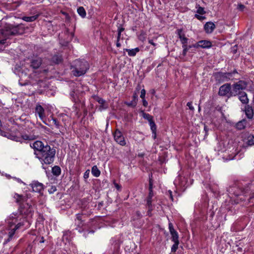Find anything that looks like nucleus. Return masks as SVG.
<instances>
[{
	"label": "nucleus",
	"instance_id": "1",
	"mask_svg": "<svg viewBox=\"0 0 254 254\" xmlns=\"http://www.w3.org/2000/svg\"><path fill=\"white\" fill-rule=\"evenodd\" d=\"M227 191L231 197H232L233 195L238 196L242 194L246 195L250 193L249 200L251 201V200L254 198V180L244 186L239 184H235L230 187Z\"/></svg>",
	"mask_w": 254,
	"mask_h": 254
},
{
	"label": "nucleus",
	"instance_id": "2",
	"mask_svg": "<svg viewBox=\"0 0 254 254\" xmlns=\"http://www.w3.org/2000/svg\"><path fill=\"white\" fill-rule=\"evenodd\" d=\"M34 154L42 164H50L54 162L56 150L54 148H51L50 145L46 144L42 151L35 152Z\"/></svg>",
	"mask_w": 254,
	"mask_h": 254
},
{
	"label": "nucleus",
	"instance_id": "3",
	"mask_svg": "<svg viewBox=\"0 0 254 254\" xmlns=\"http://www.w3.org/2000/svg\"><path fill=\"white\" fill-rule=\"evenodd\" d=\"M248 86V82L245 80H240L237 81V87H235L234 96H238L240 102L244 105L249 103V99L247 93L244 91Z\"/></svg>",
	"mask_w": 254,
	"mask_h": 254
},
{
	"label": "nucleus",
	"instance_id": "4",
	"mask_svg": "<svg viewBox=\"0 0 254 254\" xmlns=\"http://www.w3.org/2000/svg\"><path fill=\"white\" fill-rule=\"evenodd\" d=\"M72 66L74 68L72 70L73 74L76 76L84 74L89 68V64L84 60H76Z\"/></svg>",
	"mask_w": 254,
	"mask_h": 254
},
{
	"label": "nucleus",
	"instance_id": "5",
	"mask_svg": "<svg viewBox=\"0 0 254 254\" xmlns=\"http://www.w3.org/2000/svg\"><path fill=\"white\" fill-rule=\"evenodd\" d=\"M237 82L233 83L232 85L230 83H225L219 88L218 94L220 96L226 97L230 98L234 97V91L235 87H237Z\"/></svg>",
	"mask_w": 254,
	"mask_h": 254
},
{
	"label": "nucleus",
	"instance_id": "6",
	"mask_svg": "<svg viewBox=\"0 0 254 254\" xmlns=\"http://www.w3.org/2000/svg\"><path fill=\"white\" fill-rule=\"evenodd\" d=\"M114 137L115 141L122 146H125L126 144V141L122 132L118 129H117L114 133Z\"/></svg>",
	"mask_w": 254,
	"mask_h": 254
},
{
	"label": "nucleus",
	"instance_id": "7",
	"mask_svg": "<svg viewBox=\"0 0 254 254\" xmlns=\"http://www.w3.org/2000/svg\"><path fill=\"white\" fill-rule=\"evenodd\" d=\"M30 61V66L34 69L39 68L42 64V59L40 57L32 58Z\"/></svg>",
	"mask_w": 254,
	"mask_h": 254
},
{
	"label": "nucleus",
	"instance_id": "8",
	"mask_svg": "<svg viewBox=\"0 0 254 254\" xmlns=\"http://www.w3.org/2000/svg\"><path fill=\"white\" fill-rule=\"evenodd\" d=\"M30 146L31 148L34 149L35 152H40L44 149L45 146L44 143L39 140L34 141L33 143H31Z\"/></svg>",
	"mask_w": 254,
	"mask_h": 254
},
{
	"label": "nucleus",
	"instance_id": "9",
	"mask_svg": "<svg viewBox=\"0 0 254 254\" xmlns=\"http://www.w3.org/2000/svg\"><path fill=\"white\" fill-rule=\"evenodd\" d=\"M193 46L195 48L199 47L202 48H209L212 46V43L210 41L207 40H201L195 44H193Z\"/></svg>",
	"mask_w": 254,
	"mask_h": 254
},
{
	"label": "nucleus",
	"instance_id": "10",
	"mask_svg": "<svg viewBox=\"0 0 254 254\" xmlns=\"http://www.w3.org/2000/svg\"><path fill=\"white\" fill-rule=\"evenodd\" d=\"M169 229L171 235L172 241H179L178 233L174 229L173 225L172 223H169Z\"/></svg>",
	"mask_w": 254,
	"mask_h": 254
},
{
	"label": "nucleus",
	"instance_id": "11",
	"mask_svg": "<svg viewBox=\"0 0 254 254\" xmlns=\"http://www.w3.org/2000/svg\"><path fill=\"white\" fill-rule=\"evenodd\" d=\"M30 186L32 188L33 191L40 192L44 189L43 185L37 181L33 182Z\"/></svg>",
	"mask_w": 254,
	"mask_h": 254
},
{
	"label": "nucleus",
	"instance_id": "12",
	"mask_svg": "<svg viewBox=\"0 0 254 254\" xmlns=\"http://www.w3.org/2000/svg\"><path fill=\"white\" fill-rule=\"evenodd\" d=\"M19 209L21 214H24L25 215H28L33 211L32 206L28 203L25 204V206H24V208H23L22 206H20Z\"/></svg>",
	"mask_w": 254,
	"mask_h": 254
},
{
	"label": "nucleus",
	"instance_id": "13",
	"mask_svg": "<svg viewBox=\"0 0 254 254\" xmlns=\"http://www.w3.org/2000/svg\"><path fill=\"white\" fill-rule=\"evenodd\" d=\"M35 113L38 114L41 120H43L45 118V110L42 106L37 105L35 108Z\"/></svg>",
	"mask_w": 254,
	"mask_h": 254
},
{
	"label": "nucleus",
	"instance_id": "14",
	"mask_svg": "<svg viewBox=\"0 0 254 254\" xmlns=\"http://www.w3.org/2000/svg\"><path fill=\"white\" fill-rule=\"evenodd\" d=\"M245 112L247 117L249 119H252L254 117V110L252 106L247 104L245 107Z\"/></svg>",
	"mask_w": 254,
	"mask_h": 254
},
{
	"label": "nucleus",
	"instance_id": "15",
	"mask_svg": "<svg viewBox=\"0 0 254 254\" xmlns=\"http://www.w3.org/2000/svg\"><path fill=\"white\" fill-rule=\"evenodd\" d=\"M215 28V25L212 22H207L204 26V29L207 33H211Z\"/></svg>",
	"mask_w": 254,
	"mask_h": 254
},
{
	"label": "nucleus",
	"instance_id": "16",
	"mask_svg": "<svg viewBox=\"0 0 254 254\" xmlns=\"http://www.w3.org/2000/svg\"><path fill=\"white\" fill-rule=\"evenodd\" d=\"M37 135L35 134V131L33 130L32 131L29 133H25L21 135L23 139L26 140H32L36 138Z\"/></svg>",
	"mask_w": 254,
	"mask_h": 254
},
{
	"label": "nucleus",
	"instance_id": "17",
	"mask_svg": "<svg viewBox=\"0 0 254 254\" xmlns=\"http://www.w3.org/2000/svg\"><path fill=\"white\" fill-rule=\"evenodd\" d=\"M177 33L182 44L188 43L189 39L186 37L185 35L183 33V30L182 29H178L177 30Z\"/></svg>",
	"mask_w": 254,
	"mask_h": 254
},
{
	"label": "nucleus",
	"instance_id": "18",
	"mask_svg": "<svg viewBox=\"0 0 254 254\" xmlns=\"http://www.w3.org/2000/svg\"><path fill=\"white\" fill-rule=\"evenodd\" d=\"M4 34L7 35L8 36L9 35H15L16 34H20V32L19 31V26L13 27L12 28H10L9 30H7L5 31Z\"/></svg>",
	"mask_w": 254,
	"mask_h": 254
},
{
	"label": "nucleus",
	"instance_id": "19",
	"mask_svg": "<svg viewBox=\"0 0 254 254\" xmlns=\"http://www.w3.org/2000/svg\"><path fill=\"white\" fill-rule=\"evenodd\" d=\"M19 218V215L16 213H12L10 216H9V220H11V221H8V223L10 227L12 226V225H14L18 220V218Z\"/></svg>",
	"mask_w": 254,
	"mask_h": 254
},
{
	"label": "nucleus",
	"instance_id": "20",
	"mask_svg": "<svg viewBox=\"0 0 254 254\" xmlns=\"http://www.w3.org/2000/svg\"><path fill=\"white\" fill-rule=\"evenodd\" d=\"M96 100L100 104L99 107V110L102 111V110H105L108 108V105L106 104L105 101L104 99L99 97H97Z\"/></svg>",
	"mask_w": 254,
	"mask_h": 254
},
{
	"label": "nucleus",
	"instance_id": "21",
	"mask_svg": "<svg viewBox=\"0 0 254 254\" xmlns=\"http://www.w3.org/2000/svg\"><path fill=\"white\" fill-rule=\"evenodd\" d=\"M138 100V96L136 93H134L132 96V100L129 102H127L126 104L128 107H135L137 104Z\"/></svg>",
	"mask_w": 254,
	"mask_h": 254
},
{
	"label": "nucleus",
	"instance_id": "22",
	"mask_svg": "<svg viewBox=\"0 0 254 254\" xmlns=\"http://www.w3.org/2000/svg\"><path fill=\"white\" fill-rule=\"evenodd\" d=\"M247 124V121L245 119H243L239 122H238L235 127L236 128H237L239 130H242L244 129L246 125Z\"/></svg>",
	"mask_w": 254,
	"mask_h": 254
},
{
	"label": "nucleus",
	"instance_id": "23",
	"mask_svg": "<svg viewBox=\"0 0 254 254\" xmlns=\"http://www.w3.org/2000/svg\"><path fill=\"white\" fill-rule=\"evenodd\" d=\"M124 50L127 52L129 56L134 57L139 51V48H135L132 49H124Z\"/></svg>",
	"mask_w": 254,
	"mask_h": 254
},
{
	"label": "nucleus",
	"instance_id": "24",
	"mask_svg": "<svg viewBox=\"0 0 254 254\" xmlns=\"http://www.w3.org/2000/svg\"><path fill=\"white\" fill-rule=\"evenodd\" d=\"M63 61V58L60 55H55L52 58V61L53 63L56 64H59L61 63Z\"/></svg>",
	"mask_w": 254,
	"mask_h": 254
},
{
	"label": "nucleus",
	"instance_id": "25",
	"mask_svg": "<svg viewBox=\"0 0 254 254\" xmlns=\"http://www.w3.org/2000/svg\"><path fill=\"white\" fill-rule=\"evenodd\" d=\"M13 197L15 199V201L19 204L23 202L25 198L23 195L17 193H15Z\"/></svg>",
	"mask_w": 254,
	"mask_h": 254
},
{
	"label": "nucleus",
	"instance_id": "26",
	"mask_svg": "<svg viewBox=\"0 0 254 254\" xmlns=\"http://www.w3.org/2000/svg\"><path fill=\"white\" fill-rule=\"evenodd\" d=\"M91 173L94 177H98L100 176V171L98 169L97 166L95 165L92 167V168L91 169Z\"/></svg>",
	"mask_w": 254,
	"mask_h": 254
},
{
	"label": "nucleus",
	"instance_id": "27",
	"mask_svg": "<svg viewBox=\"0 0 254 254\" xmlns=\"http://www.w3.org/2000/svg\"><path fill=\"white\" fill-rule=\"evenodd\" d=\"M52 173L54 175L58 176L61 174V169L59 166H55L52 168Z\"/></svg>",
	"mask_w": 254,
	"mask_h": 254
},
{
	"label": "nucleus",
	"instance_id": "28",
	"mask_svg": "<svg viewBox=\"0 0 254 254\" xmlns=\"http://www.w3.org/2000/svg\"><path fill=\"white\" fill-rule=\"evenodd\" d=\"M78 14L82 17L84 18L86 15V12L83 7L80 6L77 8Z\"/></svg>",
	"mask_w": 254,
	"mask_h": 254
},
{
	"label": "nucleus",
	"instance_id": "29",
	"mask_svg": "<svg viewBox=\"0 0 254 254\" xmlns=\"http://www.w3.org/2000/svg\"><path fill=\"white\" fill-rule=\"evenodd\" d=\"M153 196V192L149 191L148 196L147 198V204L149 207V208L150 209L151 207L152 203V198Z\"/></svg>",
	"mask_w": 254,
	"mask_h": 254
},
{
	"label": "nucleus",
	"instance_id": "30",
	"mask_svg": "<svg viewBox=\"0 0 254 254\" xmlns=\"http://www.w3.org/2000/svg\"><path fill=\"white\" fill-rule=\"evenodd\" d=\"M142 116L143 118L147 120L149 123L153 121V117L149 114L142 112Z\"/></svg>",
	"mask_w": 254,
	"mask_h": 254
},
{
	"label": "nucleus",
	"instance_id": "31",
	"mask_svg": "<svg viewBox=\"0 0 254 254\" xmlns=\"http://www.w3.org/2000/svg\"><path fill=\"white\" fill-rule=\"evenodd\" d=\"M76 220L78 221L77 223V226L81 227L82 226V214L80 213L77 214L76 215Z\"/></svg>",
	"mask_w": 254,
	"mask_h": 254
},
{
	"label": "nucleus",
	"instance_id": "32",
	"mask_svg": "<svg viewBox=\"0 0 254 254\" xmlns=\"http://www.w3.org/2000/svg\"><path fill=\"white\" fill-rule=\"evenodd\" d=\"M36 18L37 16H25L23 18V19L27 22H32L36 20Z\"/></svg>",
	"mask_w": 254,
	"mask_h": 254
},
{
	"label": "nucleus",
	"instance_id": "33",
	"mask_svg": "<svg viewBox=\"0 0 254 254\" xmlns=\"http://www.w3.org/2000/svg\"><path fill=\"white\" fill-rule=\"evenodd\" d=\"M174 244L171 248L172 252H175L178 248V245L179 244V241H173Z\"/></svg>",
	"mask_w": 254,
	"mask_h": 254
},
{
	"label": "nucleus",
	"instance_id": "34",
	"mask_svg": "<svg viewBox=\"0 0 254 254\" xmlns=\"http://www.w3.org/2000/svg\"><path fill=\"white\" fill-rule=\"evenodd\" d=\"M247 144L250 146L254 145V135L250 136L248 138Z\"/></svg>",
	"mask_w": 254,
	"mask_h": 254
},
{
	"label": "nucleus",
	"instance_id": "35",
	"mask_svg": "<svg viewBox=\"0 0 254 254\" xmlns=\"http://www.w3.org/2000/svg\"><path fill=\"white\" fill-rule=\"evenodd\" d=\"M15 231H16V230L14 228L10 230V231L9 232V234H8V238L7 240L6 241V242H9V241H10V240H11L12 237L13 236V235L15 234Z\"/></svg>",
	"mask_w": 254,
	"mask_h": 254
},
{
	"label": "nucleus",
	"instance_id": "36",
	"mask_svg": "<svg viewBox=\"0 0 254 254\" xmlns=\"http://www.w3.org/2000/svg\"><path fill=\"white\" fill-rule=\"evenodd\" d=\"M149 124L152 132H154V131H156V126L154 121L153 120L152 121L150 122Z\"/></svg>",
	"mask_w": 254,
	"mask_h": 254
},
{
	"label": "nucleus",
	"instance_id": "37",
	"mask_svg": "<svg viewBox=\"0 0 254 254\" xmlns=\"http://www.w3.org/2000/svg\"><path fill=\"white\" fill-rule=\"evenodd\" d=\"M77 94V93L74 90L71 91L70 93L71 98L74 102H76Z\"/></svg>",
	"mask_w": 254,
	"mask_h": 254
},
{
	"label": "nucleus",
	"instance_id": "38",
	"mask_svg": "<svg viewBox=\"0 0 254 254\" xmlns=\"http://www.w3.org/2000/svg\"><path fill=\"white\" fill-rule=\"evenodd\" d=\"M138 39L142 42H144L146 39V34L143 31L141 32L138 36Z\"/></svg>",
	"mask_w": 254,
	"mask_h": 254
},
{
	"label": "nucleus",
	"instance_id": "39",
	"mask_svg": "<svg viewBox=\"0 0 254 254\" xmlns=\"http://www.w3.org/2000/svg\"><path fill=\"white\" fill-rule=\"evenodd\" d=\"M237 71L235 69L232 72H227L224 73V76L226 77H228L229 79H230V78L232 77V74L235 73H237Z\"/></svg>",
	"mask_w": 254,
	"mask_h": 254
},
{
	"label": "nucleus",
	"instance_id": "40",
	"mask_svg": "<svg viewBox=\"0 0 254 254\" xmlns=\"http://www.w3.org/2000/svg\"><path fill=\"white\" fill-rule=\"evenodd\" d=\"M52 121L53 122V123L54 124L55 126L57 128H60V127L61 126L60 124V123L57 121V120L56 118H53L52 119Z\"/></svg>",
	"mask_w": 254,
	"mask_h": 254
},
{
	"label": "nucleus",
	"instance_id": "41",
	"mask_svg": "<svg viewBox=\"0 0 254 254\" xmlns=\"http://www.w3.org/2000/svg\"><path fill=\"white\" fill-rule=\"evenodd\" d=\"M69 236V232H65L63 237V240L64 241V240H65L66 241H68V236Z\"/></svg>",
	"mask_w": 254,
	"mask_h": 254
},
{
	"label": "nucleus",
	"instance_id": "42",
	"mask_svg": "<svg viewBox=\"0 0 254 254\" xmlns=\"http://www.w3.org/2000/svg\"><path fill=\"white\" fill-rule=\"evenodd\" d=\"M197 13L200 14H204L205 13V12L203 7L199 6L197 9Z\"/></svg>",
	"mask_w": 254,
	"mask_h": 254
},
{
	"label": "nucleus",
	"instance_id": "43",
	"mask_svg": "<svg viewBox=\"0 0 254 254\" xmlns=\"http://www.w3.org/2000/svg\"><path fill=\"white\" fill-rule=\"evenodd\" d=\"M57 190L56 187L52 186L51 188L48 190L50 193H53Z\"/></svg>",
	"mask_w": 254,
	"mask_h": 254
},
{
	"label": "nucleus",
	"instance_id": "44",
	"mask_svg": "<svg viewBox=\"0 0 254 254\" xmlns=\"http://www.w3.org/2000/svg\"><path fill=\"white\" fill-rule=\"evenodd\" d=\"M24 224L23 222H20L16 225V226L14 227V229L16 230L18 229L19 228H20Z\"/></svg>",
	"mask_w": 254,
	"mask_h": 254
},
{
	"label": "nucleus",
	"instance_id": "45",
	"mask_svg": "<svg viewBox=\"0 0 254 254\" xmlns=\"http://www.w3.org/2000/svg\"><path fill=\"white\" fill-rule=\"evenodd\" d=\"M140 93L141 94H140V97L141 98L143 99L145 98V94H146V91H145V89H142L141 90Z\"/></svg>",
	"mask_w": 254,
	"mask_h": 254
},
{
	"label": "nucleus",
	"instance_id": "46",
	"mask_svg": "<svg viewBox=\"0 0 254 254\" xmlns=\"http://www.w3.org/2000/svg\"><path fill=\"white\" fill-rule=\"evenodd\" d=\"M89 173H90V171L89 170H86L85 173H84V176H83V177L85 179H87L89 177Z\"/></svg>",
	"mask_w": 254,
	"mask_h": 254
},
{
	"label": "nucleus",
	"instance_id": "47",
	"mask_svg": "<svg viewBox=\"0 0 254 254\" xmlns=\"http://www.w3.org/2000/svg\"><path fill=\"white\" fill-rule=\"evenodd\" d=\"M245 6L244 5L242 4H238V7L237 8L240 10V11H243L244 8H245Z\"/></svg>",
	"mask_w": 254,
	"mask_h": 254
},
{
	"label": "nucleus",
	"instance_id": "48",
	"mask_svg": "<svg viewBox=\"0 0 254 254\" xmlns=\"http://www.w3.org/2000/svg\"><path fill=\"white\" fill-rule=\"evenodd\" d=\"M152 188H153V183H152V182L151 181V179H150V180H149V191L153 192Z\"/></svg>",
	"mask_w": 254,
	"mask_h": 254
},
{
	"label": "nucleus",
	"instance_id": "49",
	"mask_svg": "<svg viewBox=\"0 0 254 254\" xmlns=\"http://www.w3.org/2000/svg\"><path fill=\"white\" fill-rule=\"evenodd\" d=\"M187 105V106L189 107V108L190 110H193L194 109V108L193 107V106L192 105L191 102H188Z\"/></svg>",
	"mask_w": 254,
	"mask_h": 254
},
{
	"label": "nucleus",
	"instance_id": "50",
	"mask_svg": "<svg viewBox=\"0 0 254 254\" xmlns=\"http://www.w3.org/2000/svg\"><path fill=\"white\" fill-rule=\"evenodd\" d=\"M187 44H182V47L183 49H190L191 48V46H188L187 45Z\"/></svg>",
	"mask_w": 254,
	"mask_h": 254
},
{
	"label": "nucleus",
	"instance_id": "51",
	"mask_svg": "<svg viewBox=\"0 0 254 254\" xmlns=\"http://www.w3.org/2000/svg\"><path fill=\"white\" fill-rule=\"evenodd\" d=\"M190 49H183V52H182V55L184 56V57H185L187 55V52Z\"/></svg>",
	"mask_w": 254,
	"mask_h": 254
},
{
	"label": "nucleus",
	"instance_id": "52",
	"mask_svg": "<svg viewBox=\"0 0 254 254\" xmlns=\"http://www.w3.org/2000/svg\"><path fill=\"white\" fill-rule=\"evenodd\" d=\"M142 102H143V105L144 107H147V106L148 102H147V101L146 100L144 99V98L143 99H142Z\"/></svg>",
	"mask_w": 254,
	"mask_h": 254
},
{
	"label": "nucleus",
	"instance_id": "53",
	"mask_svg": "<svg viewBox=\"0 0 254 254\" xmlns=\"http://www.w3.org/2000/svg\"><path fill=\"white\" fill-rule=\"evenodd\" d=\"M125 29L123 27H119L118 29V33H122L123 31H124Z\"/></svg>",
	"mask_w": 254,
	"mask_h": 254
},
{
	"label": "nucleus",
	"instance_id": "54",
	"mask_svg": "<svg viewBox=\"0 0 254 254\" xmlns=\"http://www.w3.org/2000/svg\"><path fill=\"white\" fill-rule=\"evenodd\" d=\"M148 42H149V43H150V44H151L153 46H156V44L154 43L152 40H148Z\"/></svg>",
	"mask_w": 254,
	"mask_h": 254
},
{
	"label": "nucleus",
	"instance_id": "55",
	"mask_svg": "<svg viewBox=\"0 0 254 254\" xmlns=\"http://www.w3.org/2000/svg\"><path fill=\"white\" fill-rule=\"evenodd\" d=\"M152 137L153 139H155L156 138V131H154V132H152Z\"/></svg>",
	"mask_w": 254,
	"mask_h": 254
},
{
	"label": "nucleus",
	"instance_id": "56",
	"mask_svg": "<svg viewBox=\"0 0 254 254\" xmlns=\"http://www.w3.org/2000/svg\"><path fill=\"white\" fill-rule=\"evenodd\" d=\"M119 41L120 40H117L116 46L117 47H120L121 46L120 43L119 42Z\"/></svg>",
	"mask_w": 254,
	"mask_h": 254
},
{
	"label": "nucleus",
	"instance_id": "57",
	"mask_svg": "<svg viewBox=\"0 0 254 254\" xmlns=\"http://www.w3.org/2000/svg\"><path fill=\"white\" fill-rule=\"evenodd\" d=\"M121 36V33H118V36H117V40H120Z\"/></svg>",
	"mask_w": 254,
	"mask_h": 254
},
{
	"label": "nucleus",
	"instance_id": "58",
	"mask_svg": "<svg viewBox=\"0 0 254 254\" xmlns=\"http://www.w3.org/2000/svg\"><path fill=\"white\" fill-rule=\"evenodd\" d=\"M5 40H1L0 41V43L1 44H5Z\"/></svg>",
	"mask_w": 254,
	"mask_h": 254
},
{
	"label": "nucleus",
	"instance_id": "59",
	"mask_svg": "<svg viewBox=\"0 0 254 254\" xmlns=\"http://www.w3.org/2000/svg\"><path fill=\"white\" fill-rule=\"evenodd\" d=\"M169 193H170V198L172 200H173V196H172V192L171 191H169Z\"/></svg>",
	"mask_w": 254,
	"mask_h": 254
},
{
	"label": "nucleus",
	"instance_id": "60",
	"mask_svg": "<svg viewBox=\"0 0 254 254\" xmlns=\"http://www.w3.org/2000/svg\"><path fill=\"white\" fill-rule=\"evenodd\" d=\"M40 242L41 243L44 242V238L43 237L41 238V240H40Z\"/></svg>",
	"mask_w": 254,
	"mask_h": 254
},
{
	"label": "nucleus",
	"instance_id": "61",
	"mask_svg": "<svg viewBox=\"0 0 254 254\" xmlns=\"http://www.w3.org/2000/svg\"><path fill=\"white\" fill-rule=\"evenodd\" d=\"M204 130H205V131L206 132H207L208 131L207 127L206 126L204 127Z\"/></svg>",
	"mask_w": 254,
	"mask_h": 254
},
{
	"label": "nucleus",
	"instance_id": "62",
	"mask_svg": "<svg viewBox=\"0 0 254 254\" xmlns=\"http://www.w3.org/2000/svg\"><path fill=\"white\" fill-rule=\"evenodd\" d=\"M233 53L234 54H235L236 53V50H235V49L233 50Z\"/></svg>",
	"mask_w": 254,
	"mask_h": 254
},
{
	"label": "nucleus",
	"instance_id": "63",
	"mask_svg": "<svg viewBox=\"0 0 254 254\" xmlns=\"http://www.w3.org/2000/svg\"><path fill=\"white\" fill-rule=\"evenodd\" d=\"M17 180L18 182H22L21 180L19 179H17Z\"/></svg>",
	"mask_w": 254,
	"mask_h": 254
},
{
	"label": "nucleus",
	"instance_id": "64",
	"mask_svg": "<svg viewBox=\"0 0 254 254\" xmlns=\"http://www.w3.org/2000/svg\"><path fill=\"white\" fill-rule=\"evenodd\" d=\"M195 17H197L198 19H199V16L198 15H195Z\"/></svg>",
	"mask_w": 254,
	"mask_h": 254
}]
</instances>
